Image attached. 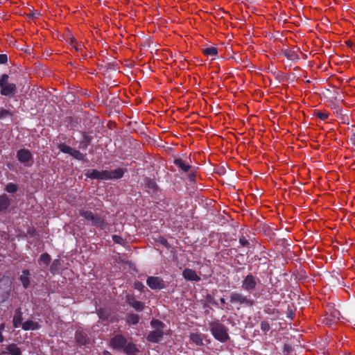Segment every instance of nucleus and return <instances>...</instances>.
<instances>
[{
  "label": "nucleus",
  "mask_w": 355,
  "mask_h": 355,
  "mask_svg": "<svg viewBox=\"0 0 355 355\" xmlns=\"http://www.w3.org/2000/svg\"><path fill=\"white\" fill-rule=\"evenodd\" d=\"M10 205V200L6 194L0 196V211L6 210Z\"/></svg>",
  "instance_id": "obj_17"
},
{
  "label": "nucleus",
  "mask_w": 355,
  "mask_h": 355,
  "mask_svg": "<svg viewBox=\"0 0 355 355\" xmlns=\"http://www.w3.org/2000/svg\"><path fill=\"white\" fill-rule=\"evenodd\" d=\"M190 338L191 340L197 345H200L202 342V338L201 336L198 334H191Z\"/></svg>",
  "instance_id": "obj_27"
},
{
  "label": "nucleus",
  "mask_w": 355,
  "mask_h": 355,
  "mask_svg": "<svg viewBox=\"0 0 355 355\" xmlns=\"http://www.w3.org/2000/svg\"><path fill=\"white\" fill-rule=\"evenodd\" d=\"M284 55L289 60H293L297 58V55L294 51H286L284 52Z\"/></svg>",
  "instance_id": "obj_31"
},
{
  "label": "nucleus",
  "mask_w": 355,
  "mask_h": 355,
  "mask_svg": "<svg viewBox=\"0 0 355 355\" xmlns=\"http://www.w3.org/2000/svg\"><path fill=\"white\" fill-rule=\"evenodd\" d=\"M239 243H241V245L243 246H246L249 244V242L247 240V239L243 236H241L240 238H239Z\"/></svg>",
  "instance_id": "obj_37"
},
{
  "label": "nucleus",
  "mask_w": 355,
  "mask_h": 355,
  "mask_svg": "<svg viewBox=\"0 0 355 355\" xmlns=\"http://www.w3.org/2000/svg\"><path fill=\"white\" fill-rule=\"evenodd\" d=\"M230 302L240 305L252 306L254 301L244 296L243 294L233 292L230 295Z\"/></svg>",
  "instance_id": "obj_4"
},
{
  "label": "nucleus",
  "mask_w": 355,
  "mask_h": 355,
  "mask_svg": "<svg viewBox=\"0 0 355 355\" xmlns=\"http://www.w3.org/2000/svg\"><path fill=\"white\" fill-rule=\"evenodd\" d=\"M139 317L137 314H130L128 316L127 322L130 324H136L139 322Z\"/></svg>",
  "instance_id": "obj_26"
},
{
  "label": "nucleus",
  "mask_w": 355,
  "mask_h": 355,
  "mask_svg": "<svg viewBox=\"0 0 355 355\" xmlns=\"http://www.w3.org/2000/svg\"><path fill=\"white\" fill-rule=\"evenodd\" d=\"M76 340L80 345H86L89 343V338L86 333L82 331H78L76 333Z\"/></svg>",
  "instance_id": "obj_13"
},
{
  "label": "nucleus",
  "mask_w": 355,
  "mask_h": 355,
  "mask_svg": "<svg viewBox=\"0 0 355 355\" xmlns=\"http://www.w3.org/2000/svg\"><path fill=\"white\" fill-rule=\"evenodd\" d=\"M109 176L107 180L110 179H119L121 178L124 174V170L122 168H117L113 171H107Z\"/></svg>",
  "instance_id": "obj_15"
},
{
  "label": "nucleus",
  "mask_w": 355,
  "mask_h": 355,
  "mask_svg": "<svg viewBox=\"0 0 355 355\" xmlns=\"http://www.w3.org/2000/svg\"><path fill=\"white\" fill-rule=\"evenodd\" d=\"M86 176L91 179H96V180H107L109 176L107 171H99L96 169H90L88 170L86 173Z\"/></svg>",
  "instance_id": "obj_7"
},
{
  "label": "nucleus",
  "mask_w": 355,
  "mask_h": 355,
  "mask_svg": "<svg viewBox=\"0 0 355 355\" xmlns=\"http://www.w3.org/2000/svg\"><path fill=\"white\" fill-rule=\"evenodd\" d=\"M5 327H6V325L4 323H1L0 324V332L1 333H2V331L5 329Z\"/></svg>",
  "instance_id": "obj_42"
},
{
  "label": "nucleus",
  "mask_w": 355,
  "mask_h": 355,
  "mask_svg": "<svg viewBox=\"0 0 355 355\" xmlns=\"http://www.w3.org/2000/svg\"><path fill=\"white\" fill-rule=\"evenodd\" d=\"M162 336L163 330H162L161 329H158L150 331L147 336V339L148 341L152 343H158L162 338Z\"/></svg>",
  "instance_id": "obj_10"
},
{
  "label": "nucleus",
  "mask_w": 355,
  "mask_h": 355,
  "mask_svg": "<svg viewBox=\"0 0 355 355\" xmlns=\"http://www.w3.org/2000/svg\"><path fill=\"white\" fill-rule=\"evenodd\" d=\"M40 261L41 264L43 263L44 266H47L51 261V257L47 253H44L41 255Z\"/></svg>",
  "instance_id": "obj_23"
},
{
  "label": "nucleus",
  "mask_w": 355,
  "mask_h": 355,
  "mask_svg": "<svg viewBox=\"0 0 355 355\" xmlns=\"http://www.w3.org/2000/svg\"><path fill=\"white\" fill-rule=\"evenodd\" d=\"M17 157L19 162L26 163L32 159V154L27 149H21L18 150Z\"/></svg>",
  "instance_id": "obj_9"
},
{
  "label": "nucleus",
  "mask_w": 355,
  "mask_h": 355,
  "mask_svg": "<svg viewBox=\"0 0 355 355\" xmlns=\"http://www.w3.org/2000/svg\"><path fill=\"white\" fill-rule=\"evenodd\" d=\"M92 139L93 137L91 135L87 133H83L82 140L80 141L79 144V148L85 150L87 149L88 146L90 144Z\"/></svg>",
  "instance_id": "obj_16"
},
{
  "label": "nucleus",
  "mask_w": 355,
  "mask_h": 355,
  "mask_svg": "<svg viewBox=\"0 0 355 355\" xmlns=\"http://www.w3.org/2000/svg\"><path fill=\"white\" fill-rule=\"evenodd\" d=\"M174 164L184 172H188L191 168V166L180 158L175 159L174 160Z\"/></svg>",
  "instance_id": "obj_19"
},
{
  "label": "nucleus",
  "mask_w": 355,
  "mask_h": 355,
  "mask_svg": "<svg viewBox=\"0 0 355 355\" xmlns=\"http://www.w3.org/2000/svg\"><path fill=\"white\" fill-rule=\"evenodd\" d=\"M127 340L121 335H116L110 340V345L114 349H123Z\"/></svg>",
  "instance_id": "obj_6"
},
{
  "label": "nucleus",
  "mask_w": 355,
  "mask_h": 355,
  "mask_svg": "<svg viewBox=\"0 0 355 355\" xmlns=\"http://www.w3.org/2000/svg\"><path fill=\"white\" fill-rule=\"evenodd\" d=\"M7 61V55L6 54H0V64H6Z\"/></svg>",
  "instance_id": "obj_40"
},
{
  "label": "nucleus",
  "mask_w": 355,
  "mask_h": 355,
  "mask_svg": "<svg viewBox=\"0 0 355 355\" xmlns=\"http://www.w3.org/2000/svg\"><path fill=\"white\" fill-rule=\"evenodd\" d=\"M134 287L135 289L142 291L144 288V285L140 282H136L134 284Z\"/></svg>",
  "instance_id": "obj_39"
},
{
  "label": "nucleus",
  "mask_w": 355,
  "mask_h": 355,
  "mask_svg": "<svg viewBox=\"0 0 355 355\" xmlns=\"http://www.w3.org/2000/svg\"><path fill=\"white\" fill-rule=\"evenodd\" d=\"M6 349V352L12 355H21V349L15 344H10L8 345Z\"/></svg>",
  "instance_id": "obj_21"
},
{
  "label": "nucleus",
  "mask_w": 355,
  "mask_h": 355,
  "mask_svg": "<svg viewBox=\"0 0 355 355\" xmlns=\"http://www.w3.org/2000/svg\"><path fill=\"white\" fill-rule=\"evenodd\" d=\"M22 322V312L21 308H17L15 309V315L12 319L13 326L15 328H17Z\"/></svg>",
  "instance_id": "obj_14"
},
{
  "label": "nucleus",
  "mask_w": 355,
  "mask_h": 355,
  "mask_svg": "<svg viewBox=\"0 0 355 355\" xmlns=\"http://www.w3.org/2000/svg\"><path fill=\"white\" fill-rule=\"evenodd\" d=\"M8 75L3 74L0 78V93L3 96H12L17 92L15 84L8 82Z\"/></svg>",
  "instance_id": "obj_2"
},
{
  "label": "nucleus",
  "mask_w": 355,
  "mask_h": 355,
  "mask_svg": "<svg viewBox=\"0 0 355 355\" xmlns=\"http://www.w3.org/2000/svg\"><path fill=\"white\" fill-rule=\"evenodd\" d=\"M103 355H112V354L107 351H104Z\"/></svg>",
  "instance_id": "obj_44"
},
{
  "label": "nucleus",
  "mask_w": 355,
  "mask_h": 355,
  "mask_svg": "<svg viewBox=\"0 0 355 355\" xmlns=\"http://www.w3.org/2000/svg\"><path fill=\"white\" fill-rule=\"evenodd\" d=\"M203 53L207 56H214L218 53V49L216 47H209L204 49Z\"/></svg>",
  "instance_id": "obj_24"
},
{
  "label": "nucleus",
  "mask_w": 355,
  "mask_h": 355,
  "mask_svg": "<svg viewBox=\"0 0 355 355\" xmlns=\"http://www.w3.org/2000/svg\"><path fill=\"white\" fill-rule=\"evenodd\" d=\"M146 283L151 289H162L164 287V281L159 277H149Z\"/></svg>",
  "instance_id": "obj_8"
},
{
  "label": "nucleus",
  "mask_w": 355,
  "mask_h": 355,
  "mask_svg": "<svg viewBox=\"0 0 355 355\" xmlns=\"http://www.w3.org/2000/svg\"><path fill=\"white\" fill-rule=\"evenodd\" d=\"M112 239L116 243L122 244V243L123 242V239L121 236H117V235H113Z\"/></svg>",
  "instance_id": "obj_38"
},
{
  "label": "nucleus",
  "mask_w": 355,
  "mask_h": 355,
  "mask_svg": "<svg viewBox=\"0 0 355 355\" xmlns=\"http://www.w3.org/2000/svg\"><path fill=\"white\" fill-rule=\"evenodd\" d=\"M17 190V187L13 183H9L6 187V191L8 193H15Z\"/></svg>",
  "instance_id": "obj_30"
},
{
  "label": "nucleus",
  "mask_w": 355,
  "mask_h": 355,
  "mask_svg": "<svg viewBox=\"0 0 355 355\" xmlns=\"http://www.w3.org/2000/svg\"><path fill=\"white\" fill-rule=\"evenodd\" d=\"M75 42V38H71V43Z\"/></svg>",
  "instance_id": "obj_47"
},
{
  "label": "nucleus",
  "mask_w": 355,
  "mask_h": 355,
  "mask_svg": "<svg viewBox=\"0 0 355 355\" xmlns=\"http://www.w3.org/2000/svg\"><path fill=\"white\" fill-rule=\"evenodd\" d=\"M150 323L153 327L155 328V329H161L162 330H163L164 324L162 322L157 320H153Z\"/></svg>",
  "instance_id": "obj_29"
},
{
  "label": "nucleus",
  "mask_w": 355,
  "mask_h": 355,
  "mask_svg": "<svg viewBox=\"0 0 355 355\" xmlns=\"http://www.w3.org/2000/svg\"><path fill=\"white\" fill-rule=\"evenodd\" d=\"M127 302L128 304L132 306L137 311H142L144 307V304L141 302L136 300L132 296H128Z\"/></svg>",
  "instance_id": "obj_12"
},
{
  "label": "nucleus",
  "mask_w": 355,
  "mask_h": 355,
  "mask_svg": "<svg viewBox=\"0 0 355 355\" xmlns=\"http://www.w3.org/2000/svg\"><path fill=\"white\" fill-rule=\"evenodd\" d=\"M58 148L60 149V151H62V153H67V154H69L70 155V153H71V150L73 148H71L68 146H67L66 144H61L59 145L58 146Z\"/></svg>",
  "instance_id": "obj_28"
},
{
  "label": "nucleus",
  "mask_w": 355,
  "mask_h": 355,
  "mask_svg": "<svg viewBox=\"0 0 355 355\" xmlns=\"http://www.w3.org/2000/svg\"><path fill=\"white\" fill-rule=\"evenodd\" d=\"M4 340V337L2 335V333L0 332V343H2Z\"/></svg>",
  "instance_id": "obj_43"
},
{
  "label": "nucleus",
  "mask_w": 355,
  "mask_h": 355,
  "mask_svg": "<svg viewBox=\"0 0 355 355\" xmlns=\"http://www.w3.org/2000/svg\"><path fill=\"white\" fill-rule=\"evenodd\" d=\"M40 325L37 322H35L33 320H28L22 323V329L25 331L27 330H35L39 329Z\"/></svg>",
  "instance_id": "obj_20"
},
{
  "label": "nucleus",
  "mask_w": 355,
  "mask_h": 355,
  "mask_svg": "<svg viewBox=\"0 0 355 355\" xmlns=\"http://www.w3.org/2000/svg\"><path fill=\"white\" fill-rule=\"evenodd\" d=\"M147 187L153 191L156 190L157 185L155 182L151 180H148L146 182Z\"/></svg>",
  "instance_id": "obj_33"
},
{
  "label": "nucleus",
  "mask_w": 355,
  "mask_h": 355,
  "mask_svg": "<svg viewBox=\"0 0 355 355\" xmlns=\"http://www.w3.org/2000/svg\"><path fill=\"white\" fill-rule=\"evenodd\" d=\"M209 329L213 336L221 343H225L230 339L227 328L218 321L211 322Z\"/></svg>",
  "instance_id": "obj_1"
},
{
  "label": "nucleus",
  "mask_w": 355,
  "mask_h": 355,
  "mask_svg": "<svg viewBox=\"0 0 355 355\" xmlns=\"http://www.w3.org/2000/svg\"><path fill=\"white\" fill-rule=\"evenodd\" d=\"M195 174L194 173H191L189 175V180L191 181V182H194L195 181Z\"/></svg>",
  "instance_id": "obj_41"
},
{
  "label": "nucleus",
  "mask_w": 355,
  "mask_h": 355,
  "mask_svg": "<svg viewBox=\"0 0 355 355\" xmlns=\"http://www.w3.org/2000/svg\"><path fill=\"white\" fill-rule=\"evenodd\" d=\"M70 155L78 160H83L85 157V155L83 153L75 148H72Z\"/></svg>",
  "instance_id": "obj_25"
},
{
  "label": "nucleus",
  "mask_w": 355,
  "mask_h": 355,
  "mask_svg": "<svg viewBox=\"0 0 355 355\" xmlns=\"http://www.w3.org/2000/svg\"><path fill=\"white\" fill-rule=\"evenodd\" d=\"M256 286V277L251 274L248 275L242 282V288L246 291H251L254 290Z\"/></svg>",
  "instance_id": "obj_5"
},
{
  "label": "nucleus",
  "mask_w": 355,
  "mask_h": 355,
  "mask_svg": "<svg viewBox=\"0 0 355 355\" xmlns=\"http://www.w3.org/2000/svg\"><path fill=\"white\" fill-rule=\"evenodd\" d=\"M123 352L128 355H133L138 352L135 345L126 341L125 345L123 348Z\"/></svg>",
  "instance_id": "obj_18"
},
{
  "label": "nucleus",
  "mask_w": 355,
  "mask_h": 355,
  "mask_svg": "<svg viewBox=\"0 0 355 355\" xmlns=\"http://www.w3.org/2000/svg\"><path fill=\"white\" fill-rule=\"evenodd\" d=\"M80 214L87 220L91 222L92 225L104 228L107 225L103 219L95 215L91 211L81 209L80 210Z\"/></svg>",
  "instance_id": "obj_3"
},
{
  "label": "nucleus",
  "mask_w": 355,
  "mask_h": 355,
  "mask_svg": "<svg viewBox=\"0 0 355 355\" xmlns=\"http://www.w3.org/2000/svg\"><path fill=\"white\" fill-rule=\"evenodd\" d=\"M74 48H75V49H76V51H79V50H80V48H79L78 46H74Z\"/></svg>",
  "instance_id": "obj_46"
},
{
  "label": "nucleus",
  "mask_w": 355,
  "mask_h": 355,
  "mask_svg": "<svg viewBox=\"0 0 355 355\" xmlns=\"http://www.w3.org/2000/svg\"><path fill=\"white\" fill-rule=\"evenodd\" d=\"M220 301L221 304H225V300L223 297L220 298Z\"/></svg>",
  "instance_id": "obj_45"
},
{
  "label": "nucleus",
  "mask_w": 355,
  "mask_h": 355,
  "mask_svg": "<svg viewBox=\"0 0 355 355\" xmlns=\"http://www.w3.org/2000/svg\"><path fill=\"white\" fill-rule=\"evenodd\" d=\"M315 116L320 119L321 120L324 121L328 118L329 113L317 111L315 112Z\"/></svg>",
  "instance_id": "obj_32"
},
{
  "label": "nucleus",
  "mask_w": 355,
  "mask_h": 355,
  "mask_svg": "<svg viewBox=\"0 0 355 355\" xmlns=\"http://www.w3.org/2000/svg\"><path fill=\"white\" fill-rule=\"evenodd\" d=\"M205 299H206V302L207 303H209V304H213V305H216L217 304V303L215 301V300L214 299V297L211 295H209V294H207L206 295Z\"/></svg>",
  "instance_id": "obj_35"
},
{
  "label": "nucleus",
  "mask_w": 355,
  "mask_h": 355,
  "mask_svg": "<svg viewBox=\"0 0 355 355\" xmlns=\"http://www.w3.org/2000/svg\"><path fill=\"white\" fill-rule=\"evenodd\" d=\"M29 271L28 270H24L22 271V274L20 276V280L21 284L24 288H28L30 284V280L28 278Z\"/></svg>",
  "instance_id": "obj_22"
},
{
  "label": "nucleus",
  "mask_w": 355,
  "mask_h": 355,
  "mask_svg": "<svg viewBox=\"0 0 355 355\" xmlns=\"http://www.w3.org/2000/svg\"><path fill=\"white\" fill-rule=\"evenodd\" d=\"M270 324L268 322L266 321H263L261 322V329L264 331V332H267L270 330Z\"/></svg>",
  "instance_id": "obj_34"
},
{
  "label": "nucleus",
  "mask_w": 355,
  "mask_h": 355,
  "mask_svg": "<svg viewBox=\"0 0 355 355\" xmlns=\"http://www.w3.org/2000/svg\"><path fill=\"white\" fill-rule=\"evenodd\" d=\"M182 275L184 279L189 281L198 282L200 280V277L196 274V272L189 268H186L182 272Z\"/></svg>",
  "instance_id": "obj_11"
},
{
  "label": "nucleus",
  "mask_w": 355,
  "mask_h": 355,
  "mask_svg": "<svg viewBox=\"0 0 355 355\" xmlns=\"http://www.w3.org/2000/svg\"><path fill=\"white\" fill-rule=\"evenodd\" d=\"M11 115L10 112L4 109H0V119H3Z\"/></svg>",
  "instance_id": "obj_36"
}]
</instances>
